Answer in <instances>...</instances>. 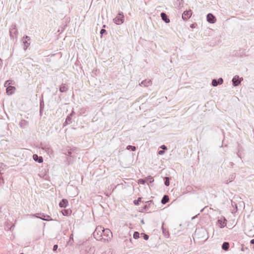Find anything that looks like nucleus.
<instances>
[{"instance_id":"f257e3e1","label":"nucleus","mask_w":254,"mask_h":254,"mask_svg":"<svg viewBox=\"0 0 254 254\" xmlns=\"http://www.w3.org/2000/svg\"><path fill=\"white\" fill-rule=\"evenodd\" d=\"M93 236L98 241L104 240L108 242L112 239L113 234L110 229L98 226L93 232Z\"/></svg>"},{"instance_id":"f03ea898","label":"nucleus","mask_w":254,"mask_h":254,"mask_svg":"<svg viewBox=\"0 0 254 254\" xmlns=\"http://www.w3.org/2000/svg\"><path fill=\"white\" fill-rule=\"evenodd\" d=\"M12 81L11 80H7L5 82L4 84V86L7 87L6 88V93L8 95L12 94L15 90V88L14 86H10L9 85L12 84Z\"/></svg>"},{"instance_id":"7ed1b4c3","label":"nucleus","mask_w":254,"mask_h":254,"mask_svg":"<svg viewBox=\"0 0 254 254\" xmlns=\"http://www.w3.org/2000/svg\"><path fill=\"white\" fill-rule=\"evenodd\" d=\"M114 21L117 24H121L124 22V16L123 14L119 13L114 18Z\"/></svg>"},{"instance_id":"20e7f679","label":"nucleus","mask_w":254,"mask_h":254,"mask_svg":"<svg viewBox=\"0 0 254 254\" xmlns=\"http://www.w3.org/2000/svg\"><path fill=\"white\" fill-rule=\"evenodd\" d=\"M192 12L191 10L184 11L182 14V18L184 20H188L191 16Z\"/></svg>"},{"instance_id":"39448f33","label":"nucleus","mask_w":254,"mask_h":254,"mask_svg":"<svg viewBox=\"0 0 254 254\" xmlns=\"http://www.w3.org/2000/svg\"><path fill=\"white\" fill-rule=\"evenodd\" d=\"M226 220L224 218H221L218 220V226L220 228H224L226 225Z\"/></svg>"},{"instance_id":"423d86ee","label":"nucleus","mask_w":254,"mask_h":254,"mask_svg":"<svg viewBox=\"0 0 254 254\" xmlns=\"http://www.w3.org/2000/svg\"><path fill=\"white\" fill-rule=\"evenodd\" d=\"M207 21L211 23H214L216 21V18L211 13H209L207 16Z\"/></svg>"},{"instance_id":"0eeeda50","label":"nucleus","mask_w":254,"mask_h":254,"mask_svg":"<svg viewBox=\"0 0 254 254\" xmlns=\"http://www.w3.org/2000/svg\"><path fill=\"white\" fill-rule=\"evenodd\" d=\"M223 79L222 78H220L218 79V80H216L215 79H213L212 81V84L214 86H216L218 84H221L223 82Z\"/></svg>"},{"instance_id":"6e6552de","label":"nucleus","mask_w":254,"mask_h":254,"mask_svg":"<svg viewBox=\"0 0 254 254\" xmlns=\"http://www.w3.org/2000/svg\"><path fill=\"white\" fill-rule=\"evenodd\" d=\"M33 158L35 161H37L39 163H42L43 161L42 157H38L37 154H34L33 155Z\"/></svg>"},{"instance_id":"1a4fd4ad","label":"nucleus","mask_w":254,"mask_h":254,"mask_svg":"<svg viewBox=\"0 0 254 254\" xmlns=\"http://www.w3.org/2000/svg\"><path fill=\"white\" fill-rule=\"evenodd\" d=\"M61 212L64 216H69L72 213L70 209H64Z\"/></svg>"},{"instance_id":"9d476101","label":"nucleus","mask_w":254,"mask_h":254,"mask_svg":"<svg viewBox=\"0 0 254 254\" xmlns=\"http://www.w3.org/2000/svg\"><path fill=\"white\" fill-rule=\"evenodd\" d=\"M68 204V201L66 199H63L60 202L59 206L61 207H65Z\"/></svg>"},{"instance_id":"9b49d317","label":"nucleus","mask_w":254,"mask_h":254,"mask_svg":"<svg viewBox=\"0 0 254 254\" xmlns=\"http://www.w3.org/2000/svg\"><path fill=\"white\" fill-rule=\"evenodd\" d=\"M161 16L162 19L166 23H169L170 22L169 19L167 17V15L165 13H162L161 14Z\"/></svg>"},{"instance_id":"f8f14e48","label":"nucleus","mask_w":254,"mask_h":254,"mask_svg":"<svg viewBox=\"0 0 254 254\" xmlns=\"http://www.w3.org/2000/svg\"><path fill=\"white\" fill-rule=\"evenodd\" d=\"M232 81L234 86H237L240 83V81H239L238 79V76L234 77Z\"/></svg>"},{"instance_id":"ddd939ff","label":"nucleus","mask_w":254,"mask_h":254,"mask_svg":"<svg viewBox=\"0 0 254 254\" xmlns=\"http://www.w3.org/2000/svg\"><path fill=\"white\" fill-rule=\"evenodd\" d=\"M169 198L168 196L164 195V197H163L162 200H161V202L163 204H165L167 202H168L169 201Z\"/></svg>"},{"instance_id":"4468645a","label":"nucleus","mask_w":254,"mask_h":254,"mask_svg":"<svg viewBox=\"0 0 254 254\" xmlns=\"http://www.w3.org/2000/svg\"><path fill=\"white\" fill-rule=\"evenodd\" d=\"M222 249L224 250L227 251L228 250L229 248V244L227 242H224L222 245Z\"/></svg>"},{"instance_id":"2eb2a0df","label":"nucleus","mask_w":254,"mask_h":254,"mask_svg":"<svg viewBox=\"0 0 254 254\" xmlns=\"http://www.w3.org/2000/svg\"><path fill=\"white\" fill-rule=\"evenodd\" d=\"M139 237V233L138 232H135L133 234V238L135 239Z\"/></svg>"},{"instance_id":"dca6fc26","label":"nucleus","mask_w":254,"mask_h":254,"mask_svg":"<svg viewBox=\"0 0 254 254\" xmlns=\"http://www.w3.org/2000/svg\"><path fill=\"white\" fill-rule=\"evenodd\" d=\"M127 149H131L132 151H134L135 150V146H131V145H128L127 146Z\"/></svg>"},{"instance_id":"f3484780","label":"nucleus","mask_w":254,"mask_h":254,"mask_svg":"<svg viewBox=\"0 0 254 254\" xmlns=\"http://www.w3.org/2000/svg\"><path fill=\"white\" fill-rule=\"evenodd\" d=\"M165 184L166 186H169L170 185L169 179L168 177L165 178Z\"/></svg>"},{"instance_id":"a211bd4d","label":"nucleus","mask_w":254,"mask_h":254,"mask_svg":"<svg viewBox=\"0 0 254 254\" xmlns=\"http://www.w3.org/2000/svg\"><path fill=\"white\" fill-rule=\"evenodd\" d=\"M141 198L140 197L138 198L137 200H134L133 202L135 205H138L139 202L141 201Z\"/></svg>"},{"instance_id":"6ab92c4d","label":"nucleus","mask_w":254,"mask_h":254,"mask_svg":"<svg viewBox=\"0 0 254 254\" xmlns=\"http://www.w3.org/2000/svg\"><path fill=\"white\" fill-rule=\"evenodd\" d=\"M66 90V88L65 87H61L60 88V90L61 92H64Z\"/></svg>"},{"instance_id":"aec40b11","label":"nucleus","mask_w":254,"mask_h":254,"mask_svg":"<svg viewBox=\"0 0 254 254\" xmlns=\"http://www.w3.org/2000/svg\"><path fill=\"white\" fill-rule=\"evenodd\" d=\"M148 236L146 235V234H144V239L145 240H147L148 239Z\"/></svg>"},{"instance_id":"412c9836","label":"nucleus","mask_w":254,"mask_h":254,"mask_svg":"<svg viewBox=\"0 0 254 254\" xmlns=\"http://www.w3.org/2000/svg\"><path fill=\"white\" fill-rule=\"evenodd\" d=\"M58 249V245H54V247H53V250L54 251H56L57 249Z\"/></svg>"},{"instance_id":"4be33fe9","label":"nucleus","mask_w":254,"mask_h":254,"mask_svg":"<svg viewBox=\"0 0 254 254\" xmlns=\"http://www.w3.org/2000/svg\"><path fill=\"white\" fill-rule=\"evenodd\" d=\"M164 153V151H163V150H160V151H159L158 152V154H159V155H162V154H163Z\"/></svg>"},{"instance_id":"5701e85b","label":"nucleus","mask_w":254,"mask_h":254,"mask_svg":"<svg viewBox=\"0 0 254 254\" xmlns=\"http://www.w3.org/2000/svg\"><path fill=\"white\" fill-rule=\"evenodd\" d=\"M106 32V30L105 29H102L100 31V33L101 34H103V33H104L105 32Z\"/></svg>"},{"instance_id":"b1692460","label":"nucleus","mask_w":254,"mask_h":254,"mask_svg":"<svg viewBox=\"0 0 254 254\" xmlns=\"http://www.w3.org/2000/svg\"><path fill=\"white\" fill-rule=\"evenodd\" d=\"M161 148H162L163 149H167L165 145H162L161 146Z\"/></svg>"},{"instance_id":"393cba45","label":"nucleus","mask_w":254,"mask_h":254,"mask_svg":"<svg viewBox=\"0 0 254 254\" xmlns=\"http://www.w3.org/2000/svg\"><path fill=\"white\" fill-rule=\"evenodd\" d=\"M139 181L142 184H143L144 183V181L142 180H139Z\"/></svg>"},{"instance_id":"a878e982","label":"nucleus","mask_w":254,"mask_h":254,"mask_svg":"<svg viewBox=\"0 0 254 254\" xmlns=\"http://www.w3.org/2000/svg\"><path fill=\"white\" fill-rule=\"evenodd\" d=\"M23 254V253H21V254Z\"/></svg>"}]
</instances>
